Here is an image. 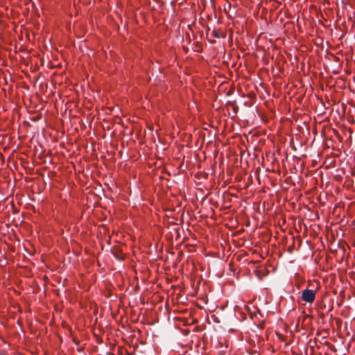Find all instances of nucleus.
Masks as SVG:
<instances>
[{
	"label": "nucleus",
	"mask_w": 355,
	"mask_h": 355,
	"mask_svg": "<svg viewBox=\"0 0 355 355\" xmlns=\"http://www.w3.org/2000/svg\"><path fill=\"white\" fill-rule=\"evenodd\" d=\"M315 297V291L310 289H305L302 293V299L303 301L312 303Z\"/></svg>",
	"instance_id": "nucleus-1"
}]
</instances>
